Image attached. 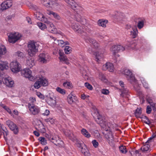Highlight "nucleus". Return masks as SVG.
<instances>
[{"mask_svg": "<svg viewBox=\"0 0 156 156\" xmlns=\"http://www.w3.org/2000/svg\"><path fill=\"white\" fill-rule=\"evenodd\" d=\"M2 80L4 84L9 87H12L14 84V81L12 80L10 77H3L2 78Z\"/></svg>", "mask_w": 156, "mask_h": 156, "instance_id": "f8f14e48", "label": "nucleus"}, {"mask_svg": "<svg viewBox=\"0 0 156 156\" xmlns=\"http://www.w3.org/2000/svg\"><path fill=\"white\" fill-rule=\"evenodd\" d=\"M132 26L131 24H127L126 25L125 28L127 30H130L132 28Z\"/></svg>", "mask_w": 156, "mask_h": 156, "instance_id": "69168bd1", "label": "nucleus"}, {"mask_svg": "<svg viewBox=\"0 0 156 156\" xmlns=\"http://www.w3.org/2000/svg\"><path fill=\"white\" fill-rule=\"evenodd\" d=\"M105 137L108 140V142L109 144L111 147H114L115 146V144L112 133L111 132L108 133L106 134Z\"/></svg>", "mask_w": 156, "mask_h": 156, "instance_id": "ddd939ff", "label": "nucleus"}, {"mask_svg": "<svg viewBox=\"0 0 156 156\" xmlns=\"http://www.w3.org/2000/svg\"><path fill=\"white\" fill-rule=\"evenodd\" d=\"M145 22V20L144 19H142L139 20L138 22L137 27L139 29L142 28L144 26V23Z\"/></svg>", "mask_w": 156, "mask_h": 156, "instance_id": "393cba45", "label": "nucleus"}, {"mask_svg": "<svg viewBox=\"0 0 156 156\" xmlns=\"http://www.w3.org/2000/svg\"><path fill=\"white\" fill-rule=\"evenodd\" d=\"M103 58V55L102 54H100L99 53H97L96 55V60L98 62L101 61Z\"/></svg>", "mask_w": 156, "mask_h": 156, "instance_id": "473e14b6", "label": "nucleus"}, {"mask_svg": "<svg viewBox=\"0 0 156 156\" xmlns=\"http://www.w3.org/2000/svg\"><path fill=\"white\" fill-rule=\"evenodd\" d=\"M119 149L121 152L123 154H125L127 152L126 147L123 145H122L119 147Z\"/></svg>", "mask_w": 156, "mask_h": 156, "instance_id": "c9c22d12", "label": "nucleus"}, {"mask_svg": "<svg viewBox=\"0 0 156 156\" xmlns=\"http://www.w3.org/2000/svg\"><path fill=\"white\" fill-rule=\"evenodd\" d=\"M30 101L28 104V106H29V104L30 103V104L33 105L36 102V99L35 98L33 97H30Z\"/></svg>", "mask_w": 156, "mask_h": 156, "instance_id": "603ef678", "label": "nucleus"}, {"mask_svg": "<svg viewBox=\"0 0 156 156\" xmlns=\"http://www.w3.org/2000/svg\"><path fill=\"white\" fill-rule=\"evenodd\" d=\"M101 93L107 95L109 93V92L108 90L103 89L101 90Z\"/></svg>", "mask_w": 156, "mask_h": 156, "instance_id": "4d7b16f0", "label": "nucleus"}, {"mask_svg": "<svg viewBox=\"0 0 156 156\" xmlns=\"http://www.w3.org/2000/svg\"><path fill=\"white\" fill-rule=\"evenodd\" d=\"M28 107L30 113L34 115H38L41 112L40 108L37 106L30 104V103Z\"/></svg>", "mask_w": 156, "mask_h": 156, "instance_id": "0eeeda50", "label": "nucleus"}, {"mask_svg": "<svg viewBox=\"0 0 156 156\" xmlns=\"http://www.w3.org/2000/svg\"><path fill=\"white\" fill-rule=\"evenodd\" d=\"M56 90L58 92L62 94H66L65 90L64 89H61L59 87H57Z\"/></svg>", "mask_w": 156, "mask_h": 156, "instance_id": "09e8293b", "label": "nucleus"}, {"mask_svg": "<svg viewBox=\"0 0 156 156\" xmlns=\"http://www.w3.org/2000/svg\"><path fill=\"white\" fill-rule=\"evenodd\" d=\"M47 101L49 105L52 106H55L56 104V98L54 97H48Z\"/></svg>", "mask_w": 156, "mask_h": 156, "instance_id": "a211bd4d", "label": "nucleus"}, {"mask_svg": "<svg viewBox=\"0 0 156 156\" xmlns=\"http://www.w3.org/2000/svg\"><path fill=\"white\" fill-rule=\"evenodd\" d=\"M97 121L98 123L100 124V126L102 127H104V125H106V123L104 122V121L102 120V119L100 116L99 117L97 116Z\"/></svg>", "mask_w": 156, "mask_h": 156, "instance_id": "c756f323", "label": "nucleus"}, {"mask_svg": "<svg viewBox=\"0 0 156 156\" xmlns=\"http://www.w3.org/2000/svg\"><path fill=\"white\" fill-rule=\"evenodd\" d=\"M140 118L146 124H149L151 123V122L149 121L148 119L146 116L142 115Z\"/></svg>", "mask_w": 156, "mask_h": 156, "instance_id": "f704fd0d", "label": "nucleus"}, {"mask_svg": "<svg viewBox=\"0 0 156 156\" xmlns=\"http://www.w3.org/2000/svg\"><path fill=\"white\" fill-rule=\"evenodd\" d=\"M63 86L67 88H70L72 87V83L70 82H66L63 83Z\"/></svg>", "mask_w": 156, "mask_h": 156, "instance_id": "37998d69", "label": "nucleus"}, {"mask_svg": "<svg viewBox=\"0 0 156 156\" xmlns=\"http://www.w3.org/2000/svg\"><path fill=\"white\" fill-rule=\"evenodd\" d=\"M39 140L41 142V144L43 145H45L47 144V141L45 139L42 137H40L39 138Z\"/></svg>", "mask_w": 156, "mask_h": 156, "instance_id": "a18cd8bd", "label": "nucleus"}, {"mask_svg": "<svg viewBox=\"0 0 156 156\" xmlns=\"http://www.w3.org/2000/svg\"><path fill=\"white\" fill-rule=\"evenodd\" d=\"M68 102L69 104H72L75 103L78 100L77 98L75 96L69 94L67 97Z\"/></svg>", "mask_w": 156, "mask_h": 156, "instance_id": "f3484780", "label": "nucleus"}, {"mask_svg": "<svg viewBox=\"0 0 156 156\" xmlns=\"http://www.w3.org/2000/svg\"><path fill=\"white\" fill-rule=\"evenodd\" d=\"M10 68L12 72L16 73L20 71V65L17 61L12 62L10 63Z\"/></svg>", "mask_w": 156, "mask_h": 156, "instance_id": "6e6552de", "label": "nucleus"}, {"mask_svg": "<svg viewBox=\"0 0 156 156\" xmlns=\"http://www.w3.org/2000/svg\"><path fill=\"white\" fill-rule=\"evenodd\" d=\"M141 113V108H137L134 112V115L137 118H140Z\"/></svg>", "mask_w": 156, "mask_h": 156, "instance_id": "cd10ccee", "label": "nucleus"}, {"mask_svg": "<svg viewBox=\"0 0 156 156\" xmlns=\"http://www.w3.org/2000/svg\"><path fill=\"white\" fill-rule=\"evenodd\" d=\"M65 2L68 4L69 6L74 10L78 9L79 10H82V7L79 6L74 1V0H66Z\"/></svg>", "mask_w": 156, "mask_h": 156, "instance_id": "423d86ee", "label": "nucleus"}, {"mask_svg": "<svg viewBox=\"0 0 156 156\" xmlns=\"http://www.w3.org/2000/svg\"><path fill=\"white\" fill-rule=\"evenodd\" d=\"M99 78L102 81L106 82L107 81L105 76L102 73H99Z\"/></svg>", "mask_w": 156, "mask_h": 156, "instance_id": "58836bf2", "label": "nucleus"}, {"mask_svg": "<svg viewBox=\"0 0 156 156\" xmlns=\"http://www.w3.org/2000/svg\"><path fill=\"white\" fill-rule=\"evenodd\" d=\"M39 46V42L33 41H30L27 44V51L29 55L30 56L34 55L38 52Z\"/></svg>", "mask_w": 156, "mask_h": 156, "instance_id": "f257e3e1", "label": "nucleus"}, {"mask_svg": "<svg viewBox=\"0 0 156 156\" xmlns=\"http://www.w3.org/2000/svg\"><path fill=\"white\" fill-rule=\"evenodd\" d=\"M22 75L28 78L30 81H33L36 79V77L31 74V71L29 69H25L21 71Z\"/></svg>", "mask_w": 156, "mask_h": 156, "instance_id": "20e7f679", "label": "nucleus"}, {"mask_svg": "<svg viewBox=\"0 0 156 156\" xmlns=\"http://www.w3.org/2000/svg\"><path fill=\"white\" fill-rule=\"evenodd\" d=\"M152 109L151 106L148 105L146 109V113L148 114H150L151 112Z\"/></svg>", "mask_w": 156, "mask_h": 156, "instance_id": "6e6d98bb", "label": "nucleus"}, {"mask_svg": "<svg viewBox=\"0 0 156 156\" xmlns=\"http://www.w3.org/2000/svg\"><path fill=\"white\" fill-rule=\"evenodd\" d=\"M156 136V135H154V134H153L152 135V136L150 137L149 139H148V140L147 141V142H148V143L150 142H151V140L153 139H154V138H155Z\"/></svg>", "mask_w": 156, "mask_h": 156, "instance_id": "0e129e2a", "label": "nucleus"}, {"mask_svg": "<svg viewBox=\"0 0 156 156\" xmlns=\"http://www.w3.org/2000/svg\"><path fill=\"white\" fill-rule=\"evenodd\" d=\"M108 21L106 20H99L98 21V23L99 26L103 27H105L106 24L108 23Z\"/></svg>", "mask_w": 156, "mask_h": 156, "instance_id": "4be33fe9", "label": "nucleus"}, {"mask_svg": "<svg viewBox=\"0 0 156 156\" xmlns=\"http://www.w3.org/2000/svg\"><path fill=\"white\" fill-rule=\"evenodd\" d=\"M125 50L124 48L121 45H113L110 48V50L112 54L116 55V54L119 52L123 51Z\"/></svg>", "mask_w": 156, "mask_h": 156, "instance_id": "1a4fd4ad", "label": "nucleus"}, {"mask_svg": "<svg viewBox=\"0 0 156 156\" xmlns=\"http://www.w3.org/2000/svg\"><path fill=\"white\" fill-rule=\"evenodd\" d=\"M6 124L15 134H17L19 131L18 127L16 124L10 120H8L6 122Z\"/></svg>", "mask_w": 156, "mask_h": 156, "instance_id": "7ed1b4c3", "label": "nucleus"}, {"mask_svg": "<svg viewBox=\"0 0 156 156\" xmlns=\"http://www.w3.org/2000/svg\"><path fill=\"white\" fill-rule=\"evenodd\" d=\"M58 58L61 62H64L67 64L69 63L68 58L66 55L61 58Z\"/></svg>", "mask_w": 156, "mask_h": 156, "instance_id": "e433bc0d", "label": "nucleus"}, {"mask_svg": "<svg viewBox=\"0 0 156 156\" xmlns=\"http://www.w3.org/2000/svg\"><path fill=\"white\" fill-rule=\"evenodd\" d=\"M122 73L123 74L126 76V78L129 77L132 74L131 72L129 69H123Z\"/></svg>", "mask_w": 156, "mask_h": 156, "instance_id": "a878e982", "label": "nucleus"}, {"mask_svg": "<svg viewBox=\"0 0 156 156\" xmlns=\"http://www.w3.org/2000/svg\"><path fill=\"white\" fill-rule=\"evenodd\" d=\"M136 46V44L133 42L130 43L129 45V47L133 50H136L137 49Z\"/></svg>", "mask_w": 156, "mask_h": 156, "instance_id": "a19ab883", "label": "nucleus"}, {"mask_svg": "<svg viewBox=\"0 0 156 156\" xmlns=\"http://www.w3.org/2000/svg\"><path fill=\"white\" fill-rule=\"evenodd\" d=\"M150 147V145L148 144H146L144 145L141 148V150L143 151H147Z\"/></svg>", "mask_w": 156, "mask_h": 156, "instance_id": "ea45409f", "label": "nucleus"}, {"mask_svg": "<svg viewBox=\"0 0 156 156\" xmlns=\"http://www.w3.org/2000/svg\"><path fill=\"white\" fill-rule=\"evenodd\" d=\"M119 83L120 85L123 88V89H122V93L127 94L128 92V90L126 88H124V83L122 81H120L119 82Z\"/></svg>", "mask_w": 156, "mask_h": 156, "instance_id": "2f4dec72", "label": "nucleus"}, {"mask_svg": "<svg viewBox=\"0 0 156 156\" xmlns=\"http://www.w3.org/2000/svg\"><path fill=\"white\" fill-rule=\"evenodd\" d=\"M41 21H42L44 23H47V25L50 23V21H48L47 19L44 16V17H43V18H42Z\"/></svg>", "mask_w": 156, "mask_h": 156, "instance_id": "bf43d9fd", "label": "nucleus"}, {"mask_svg": "<svg viewBox=\"0 0 156 156\" xmlns=\"http://www.w3.org/2000/svg\"><path fill=\"white\" fill-rule=\"evenodd\" d=\"M52 38L54 40L55 43L58 44V45L62 47H64V41L62 40L55 39V38L53 37Z\"/></svg>", "mask_w": 156, "mask_h": 156, "instance_id": "7c9ffc66", "label": "nucleus"}, {"mask_svg": "<svg viewBox=\"0 0 156 156\" xmlns=\"http://www.w3.org/2000/svg\"><path fill=\"white\" fill-rule=\"evenodd\" d=\"M3 134L4 135V138H5V136H6L8 134V131L6 129H3Z\"/></svg>", "mask_w": 156, "mask_h": 156, "instance_id": "e2e57ef3", "label": "nucleus"}, {"mask_svg": "<svg viewBox=\"0 0 156 156\" xmlns=\"http://www.w3.org/2000/svg\"><path fill=\"white\" fill-rule=\"evenodd\" d=\"M65 134L66 136L69 137L71 140L74 139L75 138V136L70 131H69L68 133L66 132Z\"/></svg>", "mask_w": 156, "mask_h": 156, "instance_id": "c03bdc74", "label": "nucleus"}, {"mask_svg": "<svg viewBox=\"0 0 156 156\" xmlns=\"http://www.w3.org/2000/svg\"><path fill=\"white\" fill-rule=\"evenodd\" d=\"M58 53L59 55V58H61L66 55L64 52L60 50H59Z\"/></svg>", "mask_w": 156, "mask_h": 156, "instance_id": "052dcab7", "label": "nucleus"}, {"mask_svg": "<svg viewBox=\"0 0 156 156\" xmlns=\"http://www.w3.org/2000/svg\"><path fill=\"white\" fill-rule=\"evenodd\" d=\"M37 96L40 98L44 99V96L40 93H38L37 94Z\"/></svg>", "mask_w": 156, "mask_h": 156, "instance_id": "338daca9", "label": "nucleus"}, {"mask_svg": "<svg viewBox=\"0 0 156 156\" xmlns=\"http://www.w3.org/2000/svg\"><path fill=\"white\" fill-rule=\"evenodd\" d=\"M34 60L33 59L30 58L27 61L26 65L30 68H31L34 65Z\"/></svg>", "mask_w": 156, "mask_h": 156, "instance_id": "c85d7f7f", "label": "nucleus"}, {"mask_svg": "<svg viewBox=\"0 0 156 156\" xmlns=\"http://www.w3.org/2000/svg\"><path fill=\"white\" fill-rule=\"evenodd\" d=\"M81 132L82 135L87 138H89L91 136L90 133L85 129H82L81 130Z\"/></svg>", "mask_w": 156, "mask_h": 156, "instance_id": "b1692460", "label": "nucleus"}, {"mask_svg": "<svg viewBox=\"0 0 156 156\" xmlns=\"http://www.w3.org/2000/svg\"><path fill=\"white\" fill-rule=\"evenodd\" d=\"M140 79L143 86L146 88H148L149 87L148 83L146 81L145 79L143 77H141L140 78Z\"/></svg>", "mask_w": 156, "mask_h": 156, "instance_id": "72a5a7b5", "label": "nucleus"}, {"mask_svg": "<svg viewBox=\"0 0 156 156\" xmlns=\"http://www.w3.org/2000/svg\"><path fill=\"white\" fill-rule=\"evenodd\" d=\"M47 26L48 30L51 33H55L57 32V29L52 23L50 22L47 25Z\"/></svg>", "mask_w": 156, "mask_h": 156, "instance_id": "6ab92c4d", "label": "nucleus"}, {"mask_svg": "<svg viewBox=\"0 0 156 156\" xmlns=\"http://www.w3.org/2000/svg\"><path fill=\"white\" fill-rule=\"evenodd\" d=\"M43 108V109L44 110H45V111L44 112L43 111L41 110V113L44 115L47 116V115H48L50 113L49 111L47 109H44V108Z\"/></svg>", "mask_w": 156, "mask_h": 156, "instance_id": "3c124183", "label": "nucleus"}, {"mask_svg": "<svg viewBox=\"0 0 156 156\" xmlns=\"http://www.w3.org/2000/svg\"><path fill=\"white\" fill-rule=\"evenodd\" d=\"M72 28L77 33L82 34L84 32L83 28L81 27L77 23H73L72 24Z\"/></svg>", "mask_w": 156, "mask_h": 156, "instance_id": "9b49d317", "label": "nucleus"}, {"mask_svg": "<svg viewBox=\"0 0 156 156\" xmlns=\"http://www.w3.org/2000/svg\"><path fill=\"white\" fill-rule=\"evenodd\" d=\"M50 56L47 54L41 53L39 56V61L43 63L48 62L50 59Z\"/></svg>", "mask_w": 156, "mask_h": 156, "instance_id": "9d476101", "label": "nucleus"}, {"mask_svg": "<svg viewBox=\"0 0 156 156\" xmlns=\"http://www.w3.org/2000/svg\"><path fill=\"white\" fill-rule=\"evenodd\" d=\"M128 80L132 84H133V83H137L136 80L135 78V77L133 74H132L130 75L129 77L127 78Z\"/></svg>", "mask_w": 156, "mask_h": 156, "instance_id": "5701e85b", "label": "nucleus"}, {"mask_svg": "<svg viewBox=\"0 0 156 156\" xmlns=\"http://www.w3.org/2000/svg\"><path fill=\"white\" fill-rule=\"evenodd\" d=\"M92 143L95 147L96 148L98 146V143L96 140H92Z\"/></svg>", "mask_w": 156, "mask_h": 156, "instance_id": "5fc2aeb1", "label": "nucleus"}, {"mask_svg": "<svg viewBox=\"0 0 156 156\" xmlns=\"http://www.w3.org/2000/svg\"><path fill=\"white\" fill-rule=\"evenodd\" d=\"M82 73V76L84 78L85 80H88V76L87 73H85V71H84Z\"/></svg>", "mask_w": 156, "mask_h": 156, "instance_id": "680f3d73", "label": "nucleus"}, {"mask_svg": "<svg viewBox=\"0 0 156 156\" xmlns=\"http://www.w3.org/2000/svg\"><path fill=\"white\" fill-rule=\"evenodd\" d=\"M138 30L136 27H132V30L130 31V35L133 38H136L138 35Z\"/></svg>", "mask_w": 156, "mask_h": 156, "instance_id": "aec40b11", "label": "nucleus"}, {"mask_svg": "<svg viewBox=\"0 0 156 156\" xmlns=\"http://www.w3.org/2000/svg\"><path fill=\"white\" fill-rule=\"evenodd\" d=\"M48 82L46 80L39 78L34 84V86L36 89H38L41 86H46L48 85Z\"/></svg>", "mask_w": 156, "mask_h": 156, "instance_id": "39448f33", "label": "nucleus"}, {"mask_svg": "<svg viewBox=\"0 0 156 156\" xmlns=\"http://www.w3.org/2000/svg\"><path fill=\"white\" fill-rule=\"evenodd\" d=\"M21 37V34L18 32L10 33L8 35V41L11 43H14L19 40Z\"/></svg>", "mask_w": 156, "mask_h": 156, "instance_id": "f03ea898", "label": "nucleus"}, {"mask_svg": "<svg viewBox=\"0 0 156 156\" xmlns=\"http://www.w3.org/2000/svg\"><path fill=\"white\" fill-rule=\"evenodd\" d=\"M50 14H52L54 17L57 20H59L60 19V17L57 13L51 12H50Z\"/></svg>", "mask_w": 156, "mask_h": 156, "instance_id": "8fccbe9b", "label": "nucleus"}, {"mask_svg": "<svg viewBox=\"0 0 156 156\" xmlns=\"http://www.w3.org/2000/svg\"><path fill=\"white\" fill-rule=\"evenodd\" d=\"M89 41L92 44L95 48L99 47V44L94 39L92 38H89Z\"/></svg>", "mask_w": 156, "mask_h": 156, "instance_id": "bb28decb", "label": "nucleus"}, {"mask_svg": "<svg viewBox=\"0 0 156 156\" xmlns=\"http://www.w3.org/2000/svg\"><path fill=\"white\" fill-rule=\"evenodd\" d=\"M45 121L47 122H50L51 124H53L55 122V120L53 118H49L45 119Z\"/></svg>", "mask_w": 156, "mask_h": 156, "instance_id": "de8ad7c7", "label": "nucleus"}, {"mask_svg": "<svg viewBox=\"0 0 156 156\" xmlns=\"http://www.w3.org/2000/svg\"><path fill=\"white\" fill-rule=\"evenodd\" d=\"M84 85L87 88L90 90H91L93 89V87L91 85L87 82L85 83Z\"/></svg>", "mask_w": 156, "mask_h": 156, "instance_id": "864d4df0", "label": "nucleus"}, {"mask_svg": "<svg viewBox=\"0 0 156 156\" xmlns=\"http://www.w3.org/2000/svg\"><path fill=\"white\" fill-rule=\"evenodd\" d=\"M4 109L6 110L10 114L12 115V112L11 110L7 106L6 107V108H4Z\"/></svg>", "mask_w": 156, "mask_h": 156, "instance_id": "774afa93", "label": "nucleus"}, {"mask_svg": "<svg viewBox=\"0 0 156 156\" xmlns=\"http://www.w3.org/2000/svg\"><path fill=\"white\" fill-rule=\"evenodd\" d=\"M8 68L9 66L6 62L0 61V69L1 70H3L5 69H7Z\"/></svg>", "mask_w": 156, "mask_h": 156, "instance_id": "412c9836", "label": "nucleus"}, {"mask_svg": "<svg viewBox=\"0 0 156 156\" xmlns=\"http://www.w3.org/2000/svg\"><path fill=\"white\" fill-rule=\"evenodd\" d=\"M51 140H52V142L56 146L59 147H62L63 146V142L60 139L59 137H55L54 138H52Z\"/></svg>", "mask_w": 156, "mask_h": 156, "instance_id": "2eb2a0df", "label": "nucleus"}, {"mask_svg": "<svg viewBox=\"0 0 156 156\" xmlns=\"http://www.w3.org/2000/svg\"><path fill=\"white\" fill-rule=\"evenodd\" d=\"M37 24L39 28L41 30H43L47 28L46 25L41 22H38Z\"/></svg>", "mask_w": 156, "mask_h": 156, "instance_id": "4c0bfd02", "label": "nucleus"}, {"mask_svg": "<svg viewBox=\"0 0 156 156\" xmlns=\"http://www.w3.org/2000/svg\"><path fill=\"white\" fill-rule=\"evenodd\" d=\"M102 69L104 70H108L110 72H113L114 71V67L112 63L108 62L103 65Z\"/></svg>", "mask_w": 156, "mask_h": 156, "instance_id": "dca6fc26", "label": "nucleus"}, {"mask_svg": "<svg viewBox=\"0 0 156 156\" xmlns=\"http://www.w3.org/2000/svg\"><path fill=\"white\" fill-rule=\"evenodd\" d=\"M12 5L11 1L7 0L2 2L0 5V10H3L10 7Z\"/></svg>", "mask_w": 156, "mask_h": 156, "instance_id": "4468645a", "label": "nucleus"}, {"mask_svg": "<svg viewBox=\"0 0 156 156\" xmlns=\"http://www.w3.org/2000/svg\"><path fill=\"white\" fill-rule=\"evenodd\" d=\"M36 17L39 20H41L43 17H44V16L43 14L41 13L40 12H37L36 14Z\"/></svg>", "mask_w": 156, "mask_h": 156, "instance_id": "79ce46f5", "label": "nucleus"}, {"mask_svg": "<svg viewBox=\"0 0 156 156\" xmlns=\"http://www.w3.org/2000/svg\"><path fill=\"white\" fill-rule=\"evenodd\" d=\"M65 52L66 54H69L71 51V48L69 46H66L64 49Z\"/></svg>", "mask_w": 156, "mask_h": 156, "instance_id": "49530a36", "label": "nucleus"}, {"mask_svg": "<svg viewBox=\"0 0 156 156\" xmlns=\"http://www.w3.org/2000/svg\"><path fill=\"white\" fill-rule=\"evenodd\" d=\"M16 55L18 57L23 58V52L20 51H18L16 53Z\"/></svg>", "mask_w": 156, "mask_h": 156, "instance_id": "13d9d810", "label": "nucleus"}]
</instances>
